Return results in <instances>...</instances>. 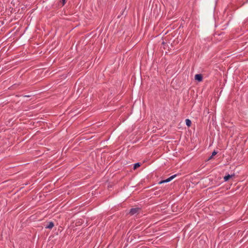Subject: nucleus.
I'll list each match as a JSON object with an SVG mask.
<instances>
[{"label":"nucleus","instance_id":"f257e3e1","mask_svg":"<svg viewBox=\"0 0 248 248\" xmlns=\"http://www.w3.org/2000/svg\"><path fill=\"white\" fill-rule=\"evenodd\" d=\"M176 176V175H173L170 177L169 178H167V179L162 180L159 182V184H163L165 183H168L170 182L171 180H172L173 178H174Z\"/></svg>","mask_w":248,"mask_h":248},{"label":"nucleus","instance_id":"f03ea898","mask_svg":"<svg viewBox=\"0 0 248 248\" xmlns=\"http://www.w3.org/2000/svg\"><path fill=\"white\" fill-rule=\"evenodd\" d=\"M139 210L140 208H132L130 210L129 214H130L131 215H134L138 213Z\"/></svg>","mask_w":248,"mask_h":248},{"label":"nucleus","instance_id":"7ed1b4c3","mask_svg":"<svg viewBox=\"0 0 248 248\" xmlns=\"http://www.w3.org/2000/svg\"><path fill=\"white\" fill-rule=\"evenodd\" d=\"M195 79L198 81H201L202 79V77L201 74H196L195 76Z\"/></svg>","mask_w":248,"mask_h":248},{"label":"nucleus","instance_id":"20e7f679","mask_svg":"<svg viewBox=\"0 0 248 248\" xmlns=\"http://www.w3.org/2000/svg\"><path fill=\"white\" fill-rule=\"evenodd\" d=\"M54 227V223L52 222H50L46 226V228L51 229Z\"/></svg>","mask_w":248,"mask_h":248},{"label":"nucleus","instance_id":"39448f33","mask_svg":"<svg viewBox=\"0 0 248 248\" xmlns=\"http://www.w3.org/2000/svg\"><path fill=\"white\" fill-rule=\"evenodd\" d=\"M232 177V175H231L230 174H228L224 176V179L225 181H228L231 177Z\"/></svg>","mask_w":248,"mask_h":248},{"label":"nucleus","instance_id":"423d86ee","mask_svg":"<svg viewBox=\"0 0 248 248\" xmlns=\"http://www.w3.org/2000/svg\"><path fill=\"white\" fill-rule=\"evenodd\" d=\"M186 124L187 126L189 127L191 124V122L189 119H187L186 120Z\"/></svg>","mask_w":248,"mask_h":248},{"label":"nucleus","instance_id":"0eeeda50","mask_svg":"<svg viewBox=\"0 0 248 248\" xmlns=\"http://www.w3.org/2000/svg\"><path fill=\"white\" fill-rule=\"evenodd\" d=\"M140 164L139 163H137L135 164L134 165V169H136L138 167H140Z\"/></svg>","mask_w":248,"mask_h":248},{"label":"nucleus","instance_id":"6e6552de","mask_svg":"<svg viewBox=\"0 0 248 248\" xmlns=\"http://www.w3.org/2000/svg\"><path fill=\"white\" fill-rule=\"evenodd\" d=\"M217 154V152H216L215 151H214L212 153V156H214V155H215Z\"/></svg>","mask_w":248,"mask_h":248},{"label":"nucleus","instance_id":"1a4fd4ad","mask_svg":"<svg viewBox=\"0 0 248 248\" xmlns=\"http://www.w3.org/2000/svg\"><path fill=\"white\" fill-rule=\"evenodd\" d=\"M62 1H63V4H64V3L65 2V0H62Z\"/></svg>","mask_w":248,"mask_h":248}]
</instances>
